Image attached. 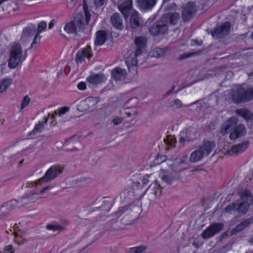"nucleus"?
Here are the masks:
<instances>
[{"label": "nucleus", "instance_id": "1", "mask_svg": "<svg viewBox=\"0 0 253 253\" xmlns=\"http://www.w3.org/2000/svg\"><path fill=\"white\" fill-rule=\"evenodd\" d=\"M239 194L242 201H236L232 205L226 206L224 209L226 212L237 216H241L246 213L253 203V197L251 191L247 189L240 190Z\"/></svg>", "mask_w": 253, "mask_h": 253}, {"label": "nucleus", "instance_id": "2", "mask_svg": "<svg viewBox=\"0 0 253 253\" xmlns=\"http://www.w3.org/2000/svg\"><path fill=\"white\" fill-rule=\"evenodd\" d=\"M84 17L82 13H77L73 21L66 23L64 26V31L69 34H77L79 31L85 32V26H88L90 19L91 14L85 5H83Z\"/></svg>", "mask_w": 253, "mask_h": 253}, {"label": "nucleus", "instance_id": "3", "mask_svg": "<svg viewBox=\"0 0 253 253\" xmlns=\"http://www.w3.org/2000/svg\"><path fill=\"white\" fill-rule=\"evenodd\" d=\"M232 101L236 104L245 103L253 99V87L244 88L238 85L231 91Z\"/></svg>", "mask_w": 253, "mask_h": 253}, {"label": "nucleus", "instance_id": "4", "mask_svg": "<svg viewBox=\"0 0 253 253\" xmlns=\"http://www.w3.org/2000/svg\"><path fill=\"white\" fill-rule=\"evenodd\" d=\"M147 38L143 37H136L134 39V43L135 45V50L132 55L128 56L126 61L128 68L130 69V65L133 66H136L138 64V59L145 50L146 47Z\"/></svg>", "mask_w": 253, "mask_h": 253}, {"label": "nucleus", "instance_id": "5", "mask_svg": "<svg viewBox=\"0 0 253 253\" xmlns=\"http://www.w3.org/2000/svg\"><path fill=\"white\" fill-rule=\"evenodd\" d=\"M23 52L20 44L14 43L10 51L8 65L11 69L15 68L22 62Z\"/></svg>", "mask_w": 253, "mask_h": 253}, {"label": "nucleus", "instance_id": "6", "mask_svg": "<svg viewBox=\"0 0 253 253\" xmlns=\"http://www.w3.org/2000/svg\"><path fill=\"white\" fill-rule=\"evenodd\" d=\"M57 172L60 174L62 172V170H58L57 167L52 166L47 170L44 176L37 181L27 183L26 184V187H33L38 185H41L43 182H48L57 176Z\"/></svg>", "mask_w": 253, "mask_h": 253}, {"label": "nucleus", "instance_id": "7", "mask_svg": "<svg viewBox=\"0 0 253 253\" xmlns=\"http://www.w3.org/2000/svg\"><path fill=\"white\" fill-rule=\"evenodd\" d=\"M168 29V24L167 20L163 18V16L161 19L151 26L149 29V33L153 36H157L160 34H164Z\"/></svg>", "mask_w": 253, "mask_h": 253}, {"label": "nucleus", "instance_id": "8", "mask_svg": "<svg viewBox=\"0 0 253 253\" xmlns=\"http://www.w3.org/2000/svg\"><path fill=\"white\" fill-rule=\"evenodd\" d=\"M230 27V23L225 22L214 30L211 31V34L214 38H222L228 34Z\"/></svg>", "mask_w": 253, "mask_h": 253}, {"label": "nucleus", "instance_id": "9", "mask_svg": "<svg viewBox=\"0 0 253 253\" xmlns=\"http://www.w3.org/2000/svg\"><path fill=\"white\" fill-rule=\"evenodd\" d=\"M250 141L246 140L243 142L239 143L232 146L231 149L227 151L225 155H238L244 152L249 147Z\"/></svg>", "mask_w": 253, "mask_h": 253}, {"label": "nucleus", "instance_id": "10", "mask_svg": "<svg viewBox=\"0 0 253 253\" xmlns=\"http://www.w3.org/2000/svg\"><path fill=\"white\" fill-rule=\"evenodd\" d=\"M223 226L221 223L211 224L202 233L203 238L207 239L213 236L223 229Z\"/></svg>", "mask_w": 253, "mask_h": 253}, {"label": "nucleus", "instance_id": "11", "mask_svg": "<svg viewBox=\"0 0 253 253\" xmlns=\"http://www.w3.org/2000/svg\"><path fill=\"white\" fill-rule=\"evenodd\" d=\"M39 198V193L36 191L30 192L19 198V204L21 206H25L35 203Z\"/></svg>", "mask_w": 253, "mask_h": 253}, {"label": "nucleus", "instance_id": "12", "mask_svg": "<svg viewBox=\"0 0 253 253\" xmlns=\"http://www.w3.org/2000/svg\"><path fill=\"white\" fill-rule=\"evenodd\" d=\"M195 4L194 2H189L183 8L182 17L184 20L188 21L196 12Z\"/></svg>", "mask_w": 253, "mask_h": 253}, {"label": "nucleus", "instance_id": "13", "mask_svg": "<svg viewBox=\"0 0 253 253\" xmlns=\"http://www.w3.org/2000/svg\"><path fill=\"white\" fill-rule=\"evenodd\" d=\"M238 119L236 117H232L229 118L223 125L220 130L222 134H226L229 130L233 127L238 123Z\"/></svg>", "mask_w": 253, "mask_h": 253}, {"label": "nucleus", "instance_id": "14", "mask_svg": "<svg viewBox=\"0 0 253 253\" xmlns=\"http://www.w3.org/2000/svg\"><path fill=\"white\" fill-rule=\"evenodd\" d=\"M111 75L114 80L120 81L126 78V71L125 69H122L120 67H116L111 72Z\"/></svg>", "mask_w": 253, "mask_h": 253}, {"label": "nucleus", "instance_id": "15", "mask_svg": "<svg viewBox=\"0 0 253 253\" xmlns=\"http://www.w3.org/2000/svg\"><path fill=\"white\" fill-rule=\"evenodd\" d=\"M106 80L105 76L102 73L91 75L86 79L88 83L93 85L98 84Z\"/></svg>", "mask_w": 253, "mask_h": 253}, {"label": "nucleus", "instance_id": "16", "mask_svg": "<svg viewBox=\"0 0 253 253\" xmlns=\"http://www.w3.org/2000/svg\"><path fill=\"white\" fill-rule=\"evenodd\" d=\"M215 147V143L211 141H207L198 147L205 156L209 155Z\"/></svg>", "mask_w": 253, "mask_h": 253}, {"label": "nucleus", "instance_id": "17", "mask_svg": "<svg viewBox=\"0 0 253 253\" xmlns=\"http://www.w3.org/2000/svg\"><path fill=\"white\" fill-rule=\"evenodd\" d=\"M143 24V21L140 17L139 13L135 11L130 16V27L132 29L140 27Z\"/></svg>", "mask_w": 253, "mask_h": 253}, {"label": "nucleus", "instance_id": "18", "mask_svg": "<svg viewBox=\"0 0 253 253\" xmlns=\"http://www.w3.org/2000/svg\"><path fill=\"white\" fill-rule=\"evenodd\" d=\"M246 133V129L245 126L243 125H239L230 133L229 137L231 140H235L244 135Z\"/></svg>", "mask_w": 253, "mask_h": 253}, {"label": "nucleus", "instance_id": "19", "mask_svg": "<svg viewBox=\"0 0 253 253\" xmlns=\"http://www.w3.org/2000/svg\"><path fill=\"white\" fill-rule=\"evenodd\" d=\"M157 0H138V4L142 10L152 9L156 3Z\"/></svg>", "mask_w": 253, "mask_h": 253}, {"label": "nucleus", "instance_id": "20", "mask_svg": "<svg viewBox=\"0 0 253 253\" xmlns=\"http://www.w3.org/2000/svg\"><path fill=\"white\" fill-rule=\"evenodd\" d=\"M90 49V46H87L86 47L79 50L76 56L77 62L82 63L84 58H90L92 56L91 54H89V51Z\"/></svg>", "mask_w": 253, "mask_h": 253}, {"label": "nucleus", "instance_id": "21", "mask_svg": "<svg viewBox=\"0 0 253 253\" xmlns=\"http://www.w3.org/2000/svg\"><path fill=\"white\" fill-rule=\"evenodd\" d=\"M132 0H126L125 2L119 6V9L125 19L128 17L129 12L132 8Z\"/></svg>", "mask_w": 253, "mask_h": 253}, {"label": "nucleus", "instance_id": "22", "mask_svg": "<svg viewBox=\"0 0 253 253\" xmlns=\"http://www.w3.org/2000/svg\"><path fill=\"white\" fill-rule=\"evenodd\" d=\"M253 223V216L249 218L245 219L240 224L237 225L235 228L232 230V234H234L236 233L242 231L248 225Z\"/></svg>", "mask_w": 253, "mask_h": 253}, {"label": "nucleus", "instance_id": "23", "mask_svg": "<svg viewBox=\"0 0 253 253\" xmlns=\"http://www.w3.org/2000/svg\"><path fill=\"white\" fill-rule=\"evenodd\" d=\"M96 39L94 44L97 46L103 45L106 41L107 33L105 31H98L96 34Z\"/></svg>", "mask_w": 253, "mask_h": 253}, {"label": "nucleus", "instance_id": "24", "mask_svg": "<svg viewBox=\"0 0 253 253\" xmlns=\"http://www.w3.org/2000/svg\"><path fill=\"white\" fill-rule=\"evenodd\" d=\"M111 22L113 26L117 29L122 30L123 28L122 19L119 13L114 14L111 17Z\"/></svg>", "mask_w": 253, "mask_h": 253}, {"label": "nucleus", "instance_id": "25", "mask_svg": "<svg viewBox=\"0 0 253 253\" xmlns=\"http://www.w3.org/2000/svg\"><path fill=\"white\" fill-rule=\"evenodd\" d=\"M163 18L167 20L168 23L169 22L171 24L175 25L179 19V14L176 12L172 13H168L163 14Z\"/></svg>", "mask_w": 253, "mask_h": 253}, {"label": "nucleus", "instance_id": "26", "mask_svg": "<svg viewBox=\"0 0 253 253\" xmlns=\"http://www.w3.org/2000/svg\"><path fill=\"white\" fill-rule=\"evenodd\" d=\"M161 185L160 184H158L157 183V181H155V183L154 184V185H151L150 186L148 189H147V192L149 194V193H151L153 195L151 199V201L154 200L156 199L157 196V193L158 192H160V189Z\"/></svg>", "mask_w": 253, "mask_h": 253}, {"label": "nucleus", "instance_id": "27", "mask_svg": "<svg viewBox=\"0 0 253 253\" xmlns=\"http://www.w3.org/2000/svg\"><path fill=\"white\" fill-rule=\"evenodd\" d=\"M237 114L241 116L246 121H249L253 119V113L246 109H239L235 110Z\"/></svg>", "mask_w": 253, "mask_h": 253}, {"label": "nucleus", "instance_id": "28", "mask_svg": "<svg viewBox=\"0 0 253 253\" xmlns=\"http://www.w3.org/2000/svg\"><path fill=\"white\" fill-rule=\"evenodd\" d=\"M205 156L199 148L193 152L189 158V161L191 163H195L200 161Z\"/></svg>", "mask_w": 253, "mask_h": 253}, {"label": "nucleus", "instance_id": "29", "mask_svg": "<svg viewBox=\"0 0 253 253\" xmlns=\"http://www.w3.org/2000/svg\"><path fill=\"white\" fill-rule=\"evenodd\" d=\"M47 121L48 117H45L44 118V121L39 122L37 125H36L34 129L30 133V135L36 134L41 133L43 130L44 128V125L47 123Z\"/></svg>", "mask_w": 253, "mask_h": 253}, {"label": "nucleus", "instance_id": "30", "mask_svg": "<svg viewBox=\"0 0 253 253\" xmlns=\"http://www.w3.org/2000/svg\"><path fill=\"white\" fill-rule=\"evenodd\" d=\"M100 101L98 97H89L81 103V105H87L88 107L95 106Z\"/></svg>", "mask_w": 253, "mask_h": 253}, {"label": "nucleus", "instance_id": "31", "mask_svg": "<svg viewBox=\"0 0 253 253\" xmlns=\"http://www.w3.org/2000/svg\"><path fill=\"white\" fill-rule=\"evenodd\" d=\"M12 80L11 78L4 79L0 84V92L5 91L12 84Z\"/></svg>", "mask_w": 253, "mask_h": 253}, {"label": "nucleus", "instance_id": "32", "mask_svg": "<svg viewBox=\"0 0 253 253\" xmlns=\"http://www.w3.org/2000/svg\"><path fill=\"white\" fill-rule=\"evenodd\" d=\"M146 247L144 246H139L130 248L128 253H142L146 251Z\"/></svg>", "mask_w": 253, "mask_h": 253}, {"label": "nucleus", "instance_id": "33", "mask_svg": "<svg viewBox=\"0 0 253 253\" xmlns=\"http://www.w3.org/2000/svg\"><path fill=\"white\" fill-rule=\"evenodd\" d=\"M10 211L8 210L4 204L0 207V219L7 216Z\"/></svg>", "mask_w": 253, "mask_h": 253}, {"label": "nucleus", "instance_id": "34", "mask_svg": "<svg viewBox=\"0 0 253 253\" xmlns=\"http://www.w3.org/2000/svg\"><path fill=\"white\" fill-rule=\"evenodd\" d=\"M4 204L8 209V210L11 211L13 209H14L18 204H20L19 200H12L8 202L4 203Z\"/></svg>", "mask_w": 253, "mask_h": 253}, {"label": "nucleus", "instance_id": "35", "mask_svg": "<svg viewBox=\"0 0 253 253\" xmlns=\"http://www.w3.org/2000/svg\"><path fill=\"white\" fill-rule=\"evenodd\" d=\"M138 103L136 98H132L127 101L124 104V107L126 108H131L135 107Z\"/></svg>", "mask_w": 253, "mask_h": 253}, {"label": "nucleus", "instance_id": "36", "mask_svg": "<svg viewBox=\"0 0 253 253\" xmlns=\"http://www.w3.org/2000/svg\"><path fill=\"white\" fill-rule=\"evenodd\" d=\"M182 107V104L180 100L176 99L173 100L169 106V108L172 110L177 109Z\"/></svg>", "mask_w": 253, "mask_h": 253}, {"label": "nucleus", "instance_id": "37", "mask_svg": "<svg viewBox=\"0 0 253 253\" xmlns=\"http://www.w3.org/2000/svg\"><path fill=\"white\" fill-rule=\"evenodd\" d=\"M35 28H31L30 27L25 28L23 31L22 38L31 36L35 34Z\"/></svg>", "mask_w": 253, "mask_h": 253}, {"label": "nucleus", "instance_id": "38", "mask_svg": "<svg viewBox=\"0 0 253 253\" xmlns=\"http://www.w3.org/2000/svg\"><path fill=\"white\" fill-rule=\"evenodd\" d=\"M46 228L48 230H53L54 231H61L64 230V227L57 224H47Z\"/></svg>", "mask_w": 253, "mask_h": 253}, {"label": "nucleus", "instance_id": "39", "mask_svg": "<svg viewBox=\"0 0 253 253\" xmlns=\"http://www.w3.org/2000/svg\"><path fill=\"white\" fill-rule=\"evenodd\" d=\"M164 55V52L163 50L160 48H156L154 49L153 51L152 56L156 58H159L162 56Z\"/></svg>", "mask_w": 253, "mask_h": 253}, {"label": "nucleus", "instance_id": "40", "mask_svg": "<svg viewBox=\"0 0 253 253\" xmlns=\"http://www.w3.org/2000/svg\"><path fill=\"white\" fill-rule=\"evenodd\" d=\"M161 178L163 182L167 184H170L173 181V178L167 174L163 175Z\"/></svg>", "mask_w": 253, "mask_h": 253}, {"label": "nucleus", "instance_id": "41", "mask_svg": "<svg viewBox=\"0 0 253 253\" xmlns=\"http://www.w3.org/2000/svg\"><path fill=\"white\" fill-rule=\"evenodd\" d=\"M47 27L46 23L44 21L41 22L38 27L37 33L39 34L42 33Z\"/></svg>", "mask_w": 253, "mask_h": 253}, {"label": "nucleus", "instance_id": "42", "mask_svg": "<svg viewBox=\"0 0 253 253\" xmlns=\"http://www.w3.org/2000/svg\"><path fill=\"white\" fill-rule=\"evenodd\" d=\"M41 40V37L39 36V34L37 33L35 35L33 41L31 45L30 49H32L34 47V45L39 43Z\"/></svg>", "mask_w": 253, "mask_h": 253}, {"label": "nucleus", "instance_id": "43", "mask_svg": "<svg viewBox=\"0 0 253 253\" xmlns=\"http://www.w3.org/2000/svg\"><path fill=\"white\" fill-rule=\"evenodd\" d=\"M30 99L28 95H26L22 102L21 107L22 109H24L26 107L29 103Z\"/></svg>", "mask_w": 253, "mask_h": 253}, {"label": "nucleus", "instance_id": "44", "mask_svg": "<svg viewBox=\"0 0 253 253\" xmlns=\"http://www.w3.org/2000/svg\"><path fill=\"white\" fill-rule=\"evenodd\" d=\"M170 0H164L162 4V7H164L165 9L169 10L170 8H174L175 6V4L174 3H172L170 7L168 4V3Z\"/></svg>", "mask_w": 253, "mask_h": 253}, {"label": "nucleus", "instance_id": "45", "mask_svg": "<svg viewBox=\"0 0 253 253\" xmlns=\"http://www.w3.org/2000/svg\"><path fill=\"white\" fill-rule=\"evenodd\" d=\"M52 187H53V186H50V185L45 186V187H44L43 188H42V189H40L39 190H37L36 192L39 193V195L40 194L45 193L47 191L51 190L52 188Z\"/></svg>", "mask_w": 253, "mask_h": 253}, {"label": "nucleus", "instance_id": "46", "mask_svg": "<svg viewBox=\"0 0 253 253\" xmlns=\"http://www.w3.org/2000/svg\"><path fill=\"white\" fill-rule=\"evenodd\" d=\"M69 107H63L61 108L58 111V115L59 116H62V115L64 114L66 112H67L69 111Z\"/></svg>", "mask_w": 253, "mask_h": 253}, {"label": "nucleus", "instance_id": "47", "mask_svg": "<svg viewBox=\"0 0 253 253\" xmlns=\"http://www.w3.org/2000/svg\"><path fill=\"white\" fill-rule=\"evenodd\" d=\"M77 87L79 90H84L86 89V84L84 82H81L78 84Z\"/></svg>", "mask_w": 253, "mask_h": 253}, {"label": "nucleus", "instance_id": "48", "mask_svg": "<svg viewBox=\"0 0 253 253\" xmlns=\"http://www.w3.org/2000/svg\"><path fill=\"white\" fill-rule=\"evenodd\" d=\"M123 121L122 118H116L113 120L112 122L114 125L117 126L122 123Z\"/></svg>", "mask_w": 253, "mask_h": 253}, {"label": "nucleus", "instance_id": "49", "mask_svg": "<svg viewBox=\"0 0 253 253\" xmlns=\"http://www.w3.org/2000/svg\"><path fill=\"white\" fill-rule=\"evenodd\" d=\"M195 54V53H193V52L185 53V54L181 55L180 59H185L188 58Z\"/></svg>", "mask_w": 253, "mask_h": 253}, {"label": "nucleus", "instance_id": "50", "mask_svg": "<svg viewBox=\"0 0 253 253\" xmlns=\"http://www.w3.org/2000/svg\"><path fill=\"white\" fill-rule=\"evenodd\" d=\"M105 0H94V3L96 6L100 7L104 4Z\"/></svg>", "mask_w": 253, "mask_h": 253}, {"label": "nucleus", "instance_id": "51", "mask_svg": "<svg viewBox=\"0 0 253 253\" xmlns=\"http://www.w3.org/2000/svg\"><path fill=\"white\" fill-rule=\"evenodd\" d=\"M174 88H175V86H173L172 88L170 90L168 91L165 93V95L166 96H168L171 93V92L174 90Z\"/></svg>", "mask_w": 253, "mask_h": 253}, {"label": "nucleus", "instance_id": "52", "mask_svg": "<svg viewBox=\"0 0 253 253\" xmlns=\"http://www.w3.org/2000/svg\"><path fill=\"white\" fill-rule=\"evenodd\" d=\"M12 246L11 245H8L4 248V251H10L12 250Z\"/></svg>", "mask_w": 253, "mask_h": 253}, {"label": "nucleus", "instance_id": "53", "mask_svg": "<svg viewBox=\"0 0 253 253\" xmlns=\"http://www.w3.org/2000/svg\"><path fill=\"white\" fill-rule=\"evenodd\" d=\"M142 184L143 185H144L147 184L148 183L149 180L147 177H144L142 179Z\"/></svg>", "mask_w": 253, "mask_h": 253}, {"label": "nucleus", "instance_id": "54", "mask_svg": "<svg viewBox=\"0 0 253 253\" xmlns=\"http://www.w3.org/2000/svg\"><path fill=\"white\" fill-rule=\"evenodd\" d=\"M54 24V20H52L50 21V22L49 23V24L48 25V28L50 29H51L53 27Z\"/></svg>", "mask_w": 253, "mask_h": 253}, {"label": "nucleus", "instance_id": "55", "mask_svg": "<svg viewBox=\"0 0 253 253\" xmlns=\"http://www.w3.org/2000/svg\"><path fill=\"white\" fill-rule=\"evenodd\" d=\"M72 250L70 248L66 249L64 251L61 252L60 253H71Z\"/></svg>", "mask_w": 253, "mask_h": 253}, {"label": "nucleus", "instance_id": "56", "mask_svg": "<svg viewBox=\"0 0 253 253\" xmlns=\"http://www.w3.org/2000/svg\"><path fill=\"white\" fill-rule=\"evenodd\" d=\"M185 141L186 139L184 137H181L179 138V142L183 145H184V143L185 142Z\"/></svg>", "mask_w": 253, "mask_h": 253}, {"label": "nucleus", "instance_id": "57", "mask_svg": "<svg viewBox=\"0 0 253 253\" xmlns=\"http://www.w3.org/2000/svg\"><path fill=\"white\" fill-rule=\"evenodd\" d=\"M74 137H72V138H70L68 141H67V143L69 144H72V143H73V141H74V140H73V138H74Z\"/></svg>", "mask_w": 253, "mask_h": 253}, {"label": "nucleus", "instance_id": "58", "mask_svg": "<svg viewBox=\"0 0 253 253\" xmlns=\"http://www.w3.org/2000/svg\"><path fill=\"white\" fill-rule=\"evenodd\" d=\"M60 35H61V37H62L64 38H65V39L67 38V37H66V36L64 34H62V33H60Z\"/></svg>", "mask_w": 253, "mask_h": 253}, {"label": "nucleus", "instance_id": "59", "mask_svg": "<svg viewBox=\"0 0 253 253\" xmlns=\"http://www.w3.org/2000/svg\"><path fill=\"white\" fill-rule=\"evenodd\" d=\"M126 115L128 116V117H130L131 116V114L129 112H126Z\"/></svg>", "mask_w": 253, "mask_h": 253}, {"label": "nucleus", "instance_id": "60", "mask_svg": "<svg viewBox=\"0 0 253 253\" xmlns=\"http://www.w3.org/2000/svg\"><path fill=\"white\" fill-rule=\"evenodd\" d=\"M54 113H55V114H52V118H54L55 117V115H57V113H56V112H55H55H54Z\"/></svg>", "mask_w": 253, "mask_h": 253}, {"label": "nucleus", "instance_id": "61", "mask_svg": "<svg viewBox=\"0 0 253 253\" xmlns=\"http://www.w3.org/2000/svg\"><path fill=\"white\" fill-rule=\"evenodd\" d=\"M13 234H14L15 237H17L18 236L17 233L13 232Z\"/></svg>", "mask_w": 253, "mask_h": 253}, {"label": "nucleus", "instance_id": "62", "mask_svg": "<svg viewBox=\"0 0 253 253\" xmlns=\"http://www.w3.org/2000/svg\"><path fill=\"white\" fill-rule=\"evenodd\" d=\"M78 150L77 148L76 147H75L73 149H71L70 150L72 151V150Z\"/></svg>", "mask_w": 253, "mask_h": 253}, {"label": "nucleus", "instance_id": "63", "mask_svg": "<svg viewBox=\"0 0 253 253\" xmlns=\"http://www.w3.org/2000/svg\"><path fill=\"white\" fill-rule=\"evenodd\" d=\"M137 183H134L133 185H132V187L134 188V187H135V186H137Z\"/></svg>", "mask_w": 253, "mask_h": 253}, {"label": "nucleus", "instance_id": "64", "mask_svg": "<svg viewBox=\"0 0 253 253\" xmlns=\"http://www.w3.org/2000/svg\"><path fill=\"white\" fill-rule=\"evenodd\" d=\"M250 242L253 243V238L251 239Z\"/></svg>", "mask_w": 253, "mask_h": 253}]
</instances>
